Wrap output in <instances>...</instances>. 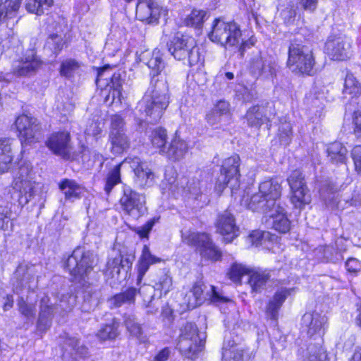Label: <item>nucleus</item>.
Segmentation results:
<instances>
[{
  "instance_id": "24",
  "label": "nucleus",
  "mask_w": 361,
  "mask_h": 361,
  "mask_svg": "<svg viewBox=\"0 0 361 361\" xmlns=\"http://www.w3.org/2000/svg\"><path fill=\"white\" fill-rule=\"evenodd\" d=\"M232 115L231 104L221 99L216 101L213 107L206 113L204 119L210 126H214L220 122L223 116L231 118Z\"/></svg>"
},
{
  "instance_id": "25",
  "label": "nucleus",
  "mask_w": 361,
  "mask_h": 361,
  "mask_svg": "<svg viewBox=\"0 0 361 361\" xmlns=\"http://www.w3.org/2000/svg\"><path fill=\"white\" fill-rule=\"evenodd\" d=\"M59 189L63 192L66 200H80L85 191V188L73 179L63 178L58 183Z\"/></svg>"
},
{
  "instance_id": "23",
  "label": "nucleus",
  "mask_w": 361,
  "mask_h": 361,
  "mask_svg": "<svg viewBox=\"0 0 361 361\" xmlns=\"http://www.w3.org/2000/svg\"><path fill=\"white\" fill-rule=\"evenodd\" d=\"M188 150V146L186 142L179 137H174L167 142L164 149L159 154L171 161L176 162L183 158Z\"/></svg>"
},
{
  "instance_id": "36",
  "label": "nucleus",
  "mask_w": 361,
  "mask_h": 361,
  "mask_svg": "<svg viewBox=\"0 0 361 361\" xmlns=\"http://www.w3.org/2000/svg\"><path fill=\"white\" fill-rule=\"evenodd\" d=\"M311 195L307 185L290 188V202L295 208L303 209L311 202Z\"/></svg>"
},
{
  "instance_id": "6",
  "label": "nucleus",
  "mask_w": 361,
  "mask_h": 361,
  "mask_svg": "<svg viewBox=\"0 0 361 361\" xmlns=\"http://www.w3.org/2000/svg\"><path fill=\"white\" fill-rule=\"evenodd\" d=\"M182 242L206 259L216 262L221 261L223 254L214 243L212 235L204 231H189L182 235Z\"/></svg>"
},
{
  "instance_id": "5",
  "label": "nucleus",
  "mask_w": 361,
  "mask_h": 361,
  "mask_svg": "<svg viewBox=\"0 0 361 361\" xmlns=\"http://www.w3.org/2000/svg\"><path fill=\"white\" fill-rule=\"evenodd\" d=\"M240 157L235 153L222 160L219 173L213 180V190L218 196H221L227 188L232 193L240 188Z\"/></svg>"
},
{
  "instance_id": "30",
  "label": "nucleus",
  "mask_w": 361,
  "mask_h": 361,
  "mask_svg": "<svg viewBox=\"0 0 361 361\" xmlns=\"http://www.w3.org/2000/svg\"><path fill=\"white\" fill-rule=\"evenodd\" d=\"M109 141L111 153L116 156L122 155L130 147V140L126 132H109Z\"/></svg>"
},
{
  "instance_id": "60",
  "label": "nucleus",
  "mask_w": 361,
  "mask_h": 361,
  "mask_svg": "<svg viewBox=\"0 0 361 361\" xmlns=\"http://www.w3.org/2000/svg\"><path fill=\"white\" fill-rule=\"evenodd\" d=\"M352 123L353 133L361 137V109L355 110L352 114Z\"/></svg>"
},
{
  "instance_id": "21",
  "label": "nucleus",
  "mask_w": 361,
  "mask_h": 361,
  "mask_svg": "<svg viewBox=\"0 0 361 361\" xmlns=\"http://www.w3.org/2000/svg\"><path fill=\"white\" fill-rule=\"evenodd\" d=\"M161 262V259L160 257L152 255L149 245H144L136 265V284L137 286L140 285L145 274L148 271L151 265L160 263Z\"/></svg>"
},
{
  "instance_id": "3",
  "label": "nucleus",
  "mask_w": 361,
  "mask_h": 361,
  "mask_svg": "<svg viewBox=\"0 0 361 361\" xmlns=\"http://www.w3.org/2000/svg\"><path fill=\"white\" fill-rule=\"evenodd\" d=\"M161 87H156L153 81L138 103L139 112L152 125L160 121L170 103L167 82H161Z\"/></svg>"
},
{
  "instance_id": "43",
  "label": "nucleus",
  "mask_w": 361,
  "mask_h": 361,
  "mask_svg": "<svg viewBox=\"0 0 361 361\" xmlns=\"http://www.w3.org/2000/svg\"><path fill=\"white\" fill-rule=\"evenodd\" d=\"M293 135V130L291 122L286 118H281L279 120V126L277 130L279 140L285 145H289L292 142Z\"/></svg>"
},
{
  "instance_id": "4",
  "label": "nucleus",
  "mask_w": 361,
  "mask_h": 361,
  "mask_svg": "<svg viewBox=\"0 0 361 361\" xmlns=\"http://www.w3.org/2000/svg\"><path fill=\"white\" fill-rule=\"evenodd\" d=\"M167 49L176 60L186 63L188 66L197 71L204 67V56L192 35L176 32L169 41Z\"/></svg>"
},
{
  "instance_id": "63",
  "label": "nucleus",
  "mask_w": 361,
  "mask_h": 361,
  "mask_svg": "<svg viewBox=\"0 0 361 361\" xmlns=\"http://www.w3.org/2000/svg\"><path fill=\"white\" fill-rule=\"evenodd\" d=\"M345 268L348 273L356 276L361 269L360 262L355 258H349L345 262Z\"/></svg>"
},
{
  "instance_id": "56",
  "label": "nucleus",
  "mask_w": 361,
  "mask_h": 361,
  "mask_svg": "<svg viewBox=\"0 0 361 361\" xmlns=\"http://www.w3.org/2000/svg\"><path fill=\"white\" fill-rule=\"evenodd\" d=\"M204 283L202 281H195L191 288V293L195 299L196 303H201L204 298Z\"/></svg>"
},
{
  "instance_id": "64",
  "label": "nucleus",
  "mask_w": 361,
  "mask_h": 361,
  "mask_svg": "<svg viewBox=\"0 0 361 361\" xmlns=\"http://www.w3.org/2000/svg\"><path fill=\"white\" fill-rule=\"evenodd\" d=\"M171 354L169 347H164L157 352L154 356L153 361H167Z\"/></svg>"
},
{
  "instance_id": "2",
  "label": "nucleus",
  "mask_w": 361,
  "mask_h": 361,
  "mask_svg": "<svg viewBox=\"0 0 361 361\" xmlns=\"http://www.w3.org/2000/svg\"><path fill=\"white\" fill-rule=\"evenodd\" d=\"M124 163L135 164L133 169L135 180L141 188L149 186L154 179V174L145 161L137 156L127 157L121 162L109 169L104 178L103 190L106 195L109 196L114 188L122 183L121 168Z\"/></svg>"
},
{
  "instance_id": "44",
  "label": "nucleus",
  "mask_w": 361,
  "mask_h": 361,
  "mask_svg": "<svg viewBox=\"0 0 361 361\" xmlns=\"http://www.w3.org/2000/svg\"><path fill=\"white\" fill-rule=\"evenodd\" d=\"M147 4L149 9V15L147 20L149 23H158L159 18L164 16H167L168 10L166 8L154 2L152 0H142Z\"/></svg>"
},
{
  "instance_id": "31",
  "label": "nucleus",
  "mask_w": 361,
  "mask_h": 361,
  "mask_svg": "<svg viewBox=\"0 0 361 361\" xmlns=\"http://www.w3.org/2000/svg\"><path fill=\"white\" fill-rule=\"evenodd\" d=\"M169 140L168 131L164 126H159L152 128L148 135L150 147L159 154L164 149Z\"/></svg>"
},
{
  "instance_id": "19",
  "label": "nucleus",
  "mask_w": 361,
  "mask_h": 361,
  "mask_svg": "<svg viewBox=\"0 0 361 361\" xmlns=\"http://www.w3.org/2000/svg\"><path fill=\"white\" fill-rule=\"evenodd\" d=\"M271 271L269 269L251 268L246 281L250 288L251 294H260L267 288V283L271 280Z\"/></svg>"
},
{
  "instance_id": "26",
  "label": "nucleus",
  "mask_w": 361,
  "mask_h": 361,
  "mask_svg": "<svg viewBox=\"0 0 361 361\" xmlns=\"http://www.w3.org/2000/svg\"><path fill=\"white\" fill-rule=\"evenodd\" d=\"M250 68L254 73L266 78H275L279 66L274 61H266L262 57L253 59L250 62Z\"/></svg>"
},
{
  "instance_id": "10",
  "label": "nucleus",
  "mask_w": 361,
  "mask_h": 361,
  "mask_svg": "<svg viewBox=\"0 0 361 361\" xmlns=\"http://www.w3.org/2000/svg\"><path fill=\"white\" fill-rule=\"evenodd\" d=\"M63 266L70 274L71 281L82 283L89 279V274L94 270V259L88 252L82 251L79 257L73 252Z\"/></svg>"
},
{
  "instance_id": "50",
  "label": "nucleus",
  "mask_w": 361,
  "mask_h": 361,
  "mask_svg": "<svg viewBox=\"0 0 361 361\" xmlns=\"http://www.w3.org/2000/svg\"><path fill=\"white\" fill-rule=\"evenodd\" d=\"M286 181L290 188L307 185L305 174L300 169H295L291 171L286 178Z\"/></svg>"
},
{
  "instance_id": "38",
  "label": "nucleus",
  "mask_w": 361,
  "mask_h": 361,
  "mask_svg": "<svg viewBox=\"0 0 361 361\" xmlns=\"http://www.w3.org/2000/svg\"><path fill=\"white\" fill-rule=\"evenodd\" d=\"M147 66L150 69L149 75L151 76L149 86L152 87V83L154 81L156 82V87H161V82H166L164 80H159L158 76L161 74V71L165 68L164 60L161 56H152L147 63Z\"/></svg>"
},
{
  "instance_id": "7",
  "label": "nucleus",
  "mask_w": 361,
  "mask_h": 361,
  "mask_svg": "<svg viewBox=\"0 0 361 361\" xmlns=\"http://www.w3.org/2000/svg\"><path fill=\"white\" fill-rule=\"evenodd\" d=\"M116 67V65L109 63L104 64L101 67L95 68L97 75L95 83L99 85V82L106 80V83L100 87V95L105 103L112 104L116 99L121 103L123 80L119 72L114 73L109 78H104L105 72Z\"/></svg>"
},
{
  "instance_id": "1",
  "label": "nucleus",
  "mask_w": 361,
  "mask_h": 361,
  "mask_svg": "<svg viewBox=\"0 0 361 361\" xmlns=\"http://www.w3.org/2000/svg\"><path fill=\"white\" fill-rule=\"evenodd\" d=\"M295 36L288 42L286 67L295 75L300 77L313 76L317 71L316 56L312 49L305 43L310 41L312 31L307 27H298L294 32Z\"/></svg>"
},
{
  "instance_id": "37",
  "label": "nucleus",
  "mask_w": 361,
  "mask_h": 361,
  "mask_svg": "<svg viewBox=\"0 0 361 361\" xmlns=\"http://www.w3.org/2000/svg\"><path fill=\"white\" fill-rule=\"evenodd\" d=\"M207 18V11L204 9L192 8L190 13L182 19V24L195 30L202 29Z\"/></svg>"
},
{
  "instance_id": "59",
  "label": "nucleus",
  "mask_w": 361,
  "mask_h": 361,
  "mask_svg": "<svg viewBox=\"0 0 361 361\" xmlns=\"http://www.w3.org/2000/svg\"><path fill=\"white\" fill-rule=\"evenodd\" d=\"M282 19L286 26L293 25L295 20L296 11L293 7H286L281 12Z\"/></svg>"
},
{
  "instance_id": "41",
  "label": "nucleus",
  "mask_w": 361,
  "mask_h": 361,
  "mask_svg": "<svg viewBox=\"0 0 361 361\" xmlns=\"http://www.w3.org/2000/svg\"><path fill=\"white\" fill-rule=\"evenodd\" d=\"M271 228L279 234H286L291 230V221L286 213L277 212L271 215Z\"/></svg>"
},
{
  "instance_id": "42",
  "label": "nucleus",
  "mask_w": 361,
  "mask_h": 361,
  "mask_svg": "<svg viewBox=\"0 0 361 361\" xmlns=\"http://www.w3.org/2000/svg\"><path fill=\"white\" fill-rule=\"evenodd\" d=\"M327 153L332 164L338 165L347 162V149L339 142L331 144L327 149Z\"/></svg>"
},
{
  "instance_id": "33",
  "label": "nucleus",
  "mask_w": 361,
  "mask_h": 361,
  "mask_svg": "<svg viewBox=\"0 0 361 361\" xmlns=\"http://www.w3.org/2000/svg\"><path fill=\"white\" fill-rule=\"evenodd\" d=\"M19 169L23 171L21 173H16L12 182L13 188L20 193L21 196L29 195H32L34 187L31 180L26 177L28 175V169L26 167H20Z\"/></svg>"
},
{
  "instance_id": "40",
  "label": "nucleus",
  "mask_w": 361,
  "mask_h": 361,
  "mask_svg": "<svg viewBox=\"0 0 361 361\" xmlns=\"http://www.w3.org/2000/svg\"><path fill=\"white\" fill-rule=\"evenodd\" d=\"M82 63L74 58H67L61 61L59 68V75L65 78L71 79L80 72Z\"/></svg>"
},
{
  "instance_id": "32",
  "label": "nucleus",
  "mask_w": 361,
  "mask_h": 361,
  "mask_svg": "<svg viewBox=\"0 0 361 361\" xmlns=\"http://www.w3.org/2000/svg\"><path fill=\"white\" fill-rule=\"evenodd\" d=\"M13 166V155L10 140L7 137L0 138V173L11 171Z\"/></svg>"
},
{
  "instance_id": "61",
  "label": "nucleus",
  "mask_w": 361,
  "mask_h": 361,
  "mask_svg": "<svg viewBox=\"0 0 361 361\" xmlns=\"http://www.w3.org/2000/svg\"><path fill=\"white\" fill-rule=\"evenodd\" d=\"M209 300L212 303H228L231 300L227 297L223 296L218 292L216 287L211 286V294L209 295Z\"/></svg>"
},
{
  "instance_id": "58",
  "label": "nucleus",
  "mask_w": 361,
  "mask_h": 361,
  "mask_svg": "<svg viewBox=\"0 0 361 361\" xmlns=\"http://www.w3.org/2000/svg\"><path fill=\"white\" fill-rule=\"evenodd\" d=\"M18 306L19 312L26 317H34L35 316V310L34 307L30 306L24 300L23 297H20L18 300Z\"/></svg>"
},
{
  "instance_id": "28",
  "label": "nucleus",
  "mask_w": 361,
  "mask_h": 361,
  "mask_svg": "<svg viewBox=\"0 0 361 361\" xmlns=\"http://www.w3.org/2000/svg\"><path fill=\"white\" fill-rule=\"evenodd\" d=\"M125 266L132 267V262L130 259L126 257L121 252L114 257L109 259L104 269V274L108 276L110 279L118 278L121 271Z\"/></svg>"
},
{
  "instance_id": "57",
  "label": "nucleus",
  "mask_w": 361,
  "mask_h": 361,
  "mask_svg": "<svg viewBox=\"0 0 361 361\" xmlns=\"http://www.w3.org/2000/svg\"><path fill=\"white\" fill-rule=\"evenodd\" d=\"M125 120L121 115L114 114L111 116L109 132H125Z\"/></svg>"
},
{
  "instance_id": "22",
  "label": "nucleus",
  "mask_w": 361,
  "mask_h": 361,
  "mask_svg": "<svg viewBox=\"0 0 361 361\" xmlns=\"http://www.w3.org/2000/svg\"><path fill=\"white\" fill-rule=\"evenodd\" d=\"M244 118L250 128L257 130H259L264 124L271 122L266 113V106L263 104L252 105L247 109Z\"/></svg>"
},
{
  "instance_id": "52",
  "label": "nucleus",
  "mask_w": 361,
  "mask_h": 361,
  "mask_svg": "<svg viewBox=\"0 0 361 361\" xmlns=\"http://www.w3.org/2000/svg\"><path fill=\"white\" fill-rule=\"evenodd\" d=\"M245 203L247 209L254 212L264 207L267 209V202L259 191L247 197Z\"/></svg>"
},
{
  "instance_id": "17",
  "label": "nucleus",
  "mask_w": 361,
  "mask_h": 361,
  "mask_svg": "<svg viewBox=\"0 0 361 361\" xmlns=\"http://www.w3.org/2000/svg\"><path fill=\"white\" fill-rule=\"evenodd\" d=\"M23 0H0V26L13 30L20 20L19 10Z\"/></svg>"
},
{
  "instance_id": "27",
  "label": "nucleus",
  "mask_w": 361,
  "mask_h": 361,
  "mask_svg": "<svg viewBox=\"0 0 361 361\" xmlns=\"http://www.w3.org/2000/svg\"><path fill=\"white\" fill-rule=\"evenodd\" d=\"M308 317V319H310L307 329V336L311 338H322L325 334V325L327 322L326 318L316 312L309 314H305L304 317Z\"/></svg>"
},
{
  "instance_id": "51",
  "label": "nucleus",
  "mask_w": 361,
  "mask_h": 361,
  "mask_svg": "<svg viewBox=\"0 0 361 361\" xmlns=\"http://www.w3.org/2000/svg\"><path fill=\"white\" fill-rule=\"evenodd\" d=\"M11 207L8 204L0 205V230L8 231L13 227Z\"/></svg>"
},
{
  "instance_id": "62",
  "label": "nucleus",
  "mask_w": 361,
  "mask_h": 361,
  "mask_svg": "<svg viewBox=\"0 0 361 361\" xmlns=\"http://www.w3.org/2000/svg\"><path fill=\"white\" fill-rule=\"evenodd\" d=\"M257 43V38L254 35H252L246 40H243L238 46V52L241 57L244 56L245 52L247 49H250L255 47Z\"/></svg>"
},
{
  "instance_id": "45",
  "label": "nucleus",
  "mask_w": 361,
  "mask_h": 361,
  "mask_svg": "<svg viewBox=\"0 0 361 361\" xmlns=\"http://www.w3.org/2000/svg\"><path fill=\"white\" fill-rule=\"evenodd\" d=\"M249 238L252 245L255 246L264 245L266 241L274 242L278 240V237L276 235L259 230L252 231Z\"/></svg>"
},
{
  "instance_id": "39",
  "label": "nucleus",
  "mask_w": 361,
  "mask_h": 361,
  "mask_svg": "<svg viewBox=\"0 0 361 361\" xmlns=\"http://www.w3.org/2000/svg\"><path fill=\"white\" fill-rule=\"evenodd\" d=\"M119 322L113 319L109 324L101 326L96 334L97 338L102 342L114 341L119 336Z\"/></svg>"
},
{
  "instance_id": "29",
  "label": "nucleus",
  "mask_w": 361,
  "mask_h": 361,
  "mask_svg": "<svg viewBox=\"0 0 361 361\" xmlns=\"http://www.w3.org/2000/svg\"><path fill=\"white\" fill-rule=\"evenodd\" d=\"M251 268L243 263L232 262L226 269V277L236 286H240L243 283V278L248 277Z\"/></svg>"
},
{
  "instance_id": "13",
  "label": "nucleus",
  "mask_w": 361,
  "mask_h": 361,
  "mask_svg": "<svg viewBox=\"0 0 361 361\" xmlns=\"http://www.w3.org/2000/svg\"><path fill=\"white\" fill-rule=\"evenodd\" d=\"M13 66L11 73L16 77H30L43 66V61L35 47L28 48Z\"/></svg>"
},
{
  "instance_id": "53",
  "label": "nucleus",
  "mask_w": 361,
  "mask_h": 361,
  "mask_svg": "<svg viewBox=\"0 0 361 361\" xmlns=\"http://www.w3.org/2000/svg\"><path fill=\"white\" fill-rule=\"evenodd\" d=\"M47 44L51 43V48L53 54L58 56L67 47V42L64 39L59 37L56 33H51L48 36Z\"/></svg>"
},
{
  "instance_id": "12",
  "label": "nucleus",
  "mask_w": 361,
  "mask_h": 361,
  "mask_svg": "<svg viewBox=\"0 0 361 361\" xmlns=\"http://www.w3.org/2000/svg\"><path fill=\"white\" fill-rule=\"evenodd\" d=\"M45 145L54 154L64 160L68 161L73 157L71 135L66 129L52 132Z\"/></svg>"
},
{
  "instance_id": "16",
  "label": "nucleus",
  "mask_w": 361,
  "mask_h": 361,
  "mask_svg": "<svg viewBox=\"0 0 361 361\" xmlns=\"http://www.w3.org/2000/svg\"><path fill=\"white\" fill-rule=\"evenodd\" d=\"M291 291L292 289L287 288H281L275 291L266 305L264 314L267 321L271 322L274 325L278 324L279 312Z\"/></svg>"
},
{
  "instance_id": "48",
  "label": "nucleus",
  "mask_w": 361,
  "mask_h": 361,
  "mask_svg": "<svg viewBox=\"0 0 361 361\" xmlns=\"http://www.w3.org/2000/svg\"><path fill=\"white\" fill-rule=\"evenodd\" d=\"M51 315V305H46L41 309L37 323V327L39 331L44 332L50 327Z\"/></svg>"
},
{
  "instance_id": "8",
  "label": "nucleus",
  "mask_w": 361,
  "mask_h": 361,
  "mask_svg": "<svg viewBox=\"0 0 361 361\" xmlns=\"http://www.w3.org/2000/svg\"><path fill=\"white\" fill-rule=\"evenodd\" d=\"M117 205L120 212L131 217L140 218L147 212L145 195L126 184L121 188Z\"/></svg>"
},
{
  "instance_id": "35",
  "label": "nucleus",
  "mask_w": 361,
  "mask_h": 361,
  "mask_svg": "<svg viewBox=\"0 0 361 361\" xmlns=\"http://www.w3.org/2000/svg\"><path fill=\"white\" fill-rule=\"evenodd\" d=\"M140 292V288L129 286L124 290L114 294L110 298V300L115 308H118L124 304L134 305L136 301V296Z\"/></svg>"
},
{
  "instance_id": "18",
  "label": "nucleus",
  "mask_w": 361,
  "mask_h": 361,
  "mask_svg": "<svg viewBox=\"0 0 361 361\" xmlns=\"http://www.w3.org/2000/svg\"><path fill=\"white\" fill-rule=\"evenodd\" d=\"M179 342L190 341L191 343L188 346L187 350L192 354L201 352L204 346V341L200 336V331L194 322H186L180 329L178 337Z\"/></svg>"
},
{
  "instance_id": "54",
  "label": "nucleus",
  "mask_w": 361,
  "mask_h": 361,
  "mask_svg": "<svg viewBox=\"0 0 361 361\" xmlns=\"http://www.w3.org/2000/svg\"><path fill=\"white\" fill-rule=\"evenodd\" d=\"M159 219V217H153L147 221L141 227L135 228L134 231L141 239H148L152 228Z\"/></svg>"
},
{
  "instance_id": "9",
  "label": "nucleus",
  "mask_w": 361,
  "mask_h": 361,
  "mask_svg": "<svg viewBox=\"0 0 361 361\" xmlns=\"http://www.w3.org/2000/svg\"><path fill=\"white\" fill-rule=\"evenodd\" d=\"M242 35L240 26L234 20L225 22L215 18L212 23V30L209 34V39L224 47H232L239 44Z\"/></svg>"
},
{
  "instance_id": "14",
  "label": "nucleus",
  "mask_w": 361,
  "mask_h": 361,
  "mask_svg": "<svg viewBox=\"0 0 361 361\" xmlns=\"http://www.w3.org/2000/svg\"><path fill=\"white\" fill-rule=\"evenodd\" d=\"M214 227L225 244L231 243L240 234L235 217L228 209L216 215Z\"/></svg>"
},
{
  "instance_id": "49",
  "label": "nucleus",
  "mask_w": 361,
  "mask_h": 361,
  "mask_svg": "<svg viewBox=\"0 0 361 361\" xmlns=\"http://www.w3.org/2000/svg\"><path fill=\"white\" fill-rule=\"evenodd\" d=\"M154 288L161 296L167 295L173 288L172 277L168 274L161 275L155 283Z\"/></svg>"
},
{
  "instance_id": "46",
  "label": "nucleus",
  "mask_w": 361,
  "mask_h": 361,
  "mask_svg": "<svg viewBox=\"0 0 361 361\" xmlns=\"http://www.w3.org/2000/svg\"><path fill=\"white\" fill-rule=\"evenodd\" d=\"M53 0H26V10L31 13L42 16L44 10L53 5Z\"/></svg>"
},
{
  "instance_id": "11",
  "label": "nucleus",
  "mask_w": 361,
  "mask_h": 361,
  "mask_svg": "<svg viewBox=\"0 0 361 361\" xmlns=\"http://www.w3.org/2000/svg\"><path fill=\"white\" fill-rule=\"evenodd\" d=\"M14 127L22 145H27L39 142V135L42 134V128L36 117L21 114L16 118Z\"/></svg>"
},
{
  "instance_id": "55",
  "label": "nucleus",
  "mask_w": 361,
  "mask_h": 361,
  "mask_svg": "<svg viewBox=\"0 0 361 361\" xmlns=\"http://www.w3.org/2000/svg\"><path fill=\"white\" fill-rule=\"evenodd\" d=\"M355 173L361 176V145H355L350 152Z\"/></svg>"
},
{
  "instance_id": "20",
  "label": "nucleus",
  "mask_w": 361,
  "mask_h": 361,
  "mask_svg": "<svg viewBox=\"0 0 361 361\" xmlns=\"http://www.w3.org/2000/svg\"><path fill=\"white\" fill-rule=\"evenodd\" d=\"M258 190L267 202V209L271 210L281 197L282 186L275 178H270L259 183Z\"/></svg>"
},
{
  "instance_id": "47",
  "label": "nucleus",
  "mask_w": 361,
  "mask_h": 361,
  "mask_svg": "<svg viewBox=\"0 0 361 361\" xmlns=\"http://www.w3.org/2000/svg\"><path fill=\"white\" fill-rule=\"evenodd\" d=\"M123 324L131 336L135 337L138 339H142V338H146V336L144 335L142 325L136 322L134 317L128 316L125 317Z\"/></svg>"
},
{
  "instance_id": "34",
  "label": "nucleus",
  "mask_w": 361,
  "mask_h": 361,
  "mask_svg": "<svg viewBox=\"0 0 361 361\" xmlns=\"http://www.w3.org/2000/svg\"><path fill=\"white\" fill-rule=\"evenodd\" d=\"M342 93L349 95L350 99H357L361 97V82L350 70L346 71L343 78Z\"/></svg>"
},
{
  "instance_id": "15",
  "label": "nucleus",
  "mask_w": 361,
  "mask_h": 361,
  "mask_svg": "<svg viewBox=\"0 0 361 361\" xmlns=\"http://www.w3.org/2000/svg\"><path fill=\"white\" fill-rule=\"evenodd\" d=\"M350 48V43L345 37L332 34L326 38L323 52L331 61H343L349 59L348 52Z\"/></svg>"
}]
</instances>
